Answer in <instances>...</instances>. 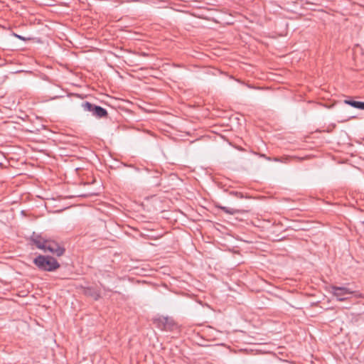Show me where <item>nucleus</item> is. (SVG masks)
Returning <instances> with one entry per match:
<instances>
[{"label":"nucleus","instance_id":"9","mask_svg":"<svg viewBox=\"0 0 364 364\" xmlns=\"http://www.w3.org/2000/svg\"><path fill=\"white\" fill-rule=\"evenodd\" d=\"M231 194L234 195L236 197L240 198H243L242 193L237 192V191H232V192H231Z\"/></svg>","mask_w":364,"mask_h":364},{"label":"nucleus","instance_id":"6","mask_svg":"<svg viewBox=\"0 0 364 364\" xmlns=\"http://www.w3.org/2000/svg\"><path fill=\"white\" fill-rule=\"evenodd\" d=\"M346 105H350L352 107L364 110V102L356 101L353 99H346L343 101Z\"/></svg>","mask_w":364,"mask_h":364},{"label":"nucleus","instance_id":"3","mask_svg":"<svg viewBox=\"0 0 364 364\" xmlns=\"http://www.w3.org/2000/svg\"><path fill=\"white\" fill-rule=\"evenodd\" d=\"M331 292L339 301L348 299L354 291L349 288L345 287L333 286L331 288Z\"/></svg>","mask_w":364,"mask_h":364},{"label":"nucleus","instance_id":"1","mask_svg":"<svg viewBox=\"0 0 364 364\" xmlns=\"http://www.w3.org/2000/svg\"><path fill=\"white\" fill-rule=\"evenodd\" d=\"M30 242L35 245L36 248L42 250H65V248L61 247L53 240H46L41 234L33 232L30 237Z\"/></svg>","mask_w":364,"mask_h":364},{"label":"nucleus","instance_id":"4","mask_svg":"<svg viewBox=\"0 0 364 364\" xmlns=\"http://www.w3.org/2000/svg\"><path fill=\"white\" fill-rule=\"evenodd\" d=\"M92 115L97 118H104L108 115V112L106 109L95 105L93 108Z\"/></svg>","mask_w":364,"mask_h":364},{"label":"nucleus","instance_id":"11","mask_svg":"<svg viewBox=\"0 0 364 364\" xmlns=\"http://www.w3.org/2000/svg\"><path fill=\"white\" fill-rule=\"evenodd\" d=\"M129 167H132V168H134V170H135V171H139V168H138L134 167L133 165H129Z\"/></svg>","mask_w":364,"mask_h":364},{"label":"nucleus","instance_id":"8","mask_svg":"<svg viewBox=\"0 0 364 364\" xmlns=\"http://www.w3.org/2000/svg\"><path fill=\"white\" fill-rule=\"evenodd\" d=\"M95 104H92L90 102H84L81 104V107L85 112H89L92 114L93 108L95 107Z\"/></svg>","mask_w":364,"mask_h":364},{"label":"nucleus","instance_id":"13","mask_svg":"<svg viewBox=\"0 0 364 364\" xmlns=\"http://www.w3.org/2000/svg\"><path fill=\"white\" fill-rule=\"evenodd\" d=\"M63 252H58L57 255H58V256H61V255H63Z\"/></svg>","mask_w":364,"mask_h":364},{"label":"nucleus","instance_id":"2","mask_svg":"<svg viewBox=\"0 0 364 364\" xmlns=\"http://www.w3.org/2000/svg\"><path fill=\"white\" fill-rule=\"evenodd\" d=\"M34 264L43 271L53 272L57 269L60 264L57 260L50 256L39 255L34 259Z\"/></svg>","mask_w":364,"mask_h":364},{"label":"nucleus","instance_id":"10","mask_svg":"<svg viewBox=\"0 0 364 364\" xmlns=\"http://www.w3.org/2000/svg\"><path fill=\"white\" fill-rule=\"evenodd\" d=\"M14 36H15L17 38H18V39H20V40L26 41V38H25V37H23V36H21V35H18V34L14 33Z\"/></svg>","mask_w":364,"mask_h":364},{"label":"nucleus","instance_id":"14","mask_svg":"<svg viewBox=\"0 0 364 364\" xmlns=\"http://www.w3.org/2000/svg\"><path fill=\"white\" fill-rule=\"evenodd\" d=\"M60 97V96H55V97H52V99H53V100H54V99H56V98H58V97Z\"/></svg>","mask_w":364,"mask_h":364},{"label":"nucleus","instance_id":"12","mask_svg":"<svg viewBox=\"0 0 364 364\" xmlns=\"http://www.w3.org/2000/svg\"><path fill=\"white\" fill-rule=\"evenodd\" d=\"M274 161H282V160H281V159H278V158H274Z\"/></svg>","mask_w":364,"mask_h":364},{"label":"nucleus","instance_id":"5","mask_svg":"<svg viewBox=\"0 0 364 364\" xmlns=\"http://www.w3.org/2000/svg\"><path fill=\"white\" fill-rule=\"evenodd\" d=\"M158 326L165 329H170L173 325V321L168 317H162L157 320Z\"/></svg>","mask_w":364,"mask_h":364},{"label":"nucleus","instance_id":"7","mask_svg":"<svg viewBox=\"0 0 364 364\" xmlns=\"http://www.w3.org/2000/svg\"><path fill=\"white\" fill-rule=\"evenodd\" d=\"M219 209L222 210L223 212L230 214V215H235L236 213H240L241 211L238 209H235L223 205H218L217 206Z\"/></svg>","mask_w":364,"mask_h":364}]
</instances>
